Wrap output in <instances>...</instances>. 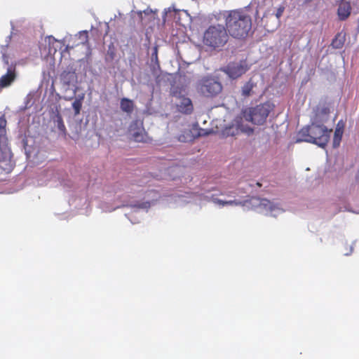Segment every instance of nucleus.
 Segmentation results:
<instances>
[{
    "label": "nucleus",
    "instance_id": "1",
    "mask_svg": "<svg viewBox=\"0 0 359 359\" xmlns=\"http://www.w3.org/2000/svg\"><path fill=\"white\" fill-rule=\"evenodd\" d=\"M225 20L226 29L236 39L245 38L252 27L251 18L242 10L224 11L219 13Z\"/></svg>",
    "mask_w": 359,
    "mask_h": 359
},
{
    "label": "nucleus",
    "instance_id": "2",
    "mask_svg": "<svg viewBox=\"0 0 359 359\" xmlns=\"http://www.w3.org/2000/svg\"><path fill=\"white\" fill-rule=\"evenodd\" d=\"M317 121L303 127L298 133L297 142H306L325 148L329 142L332 130H328L323 124H318Z\"/></svg>",
    "mask_w": 359,
    "mask_h": 359
},
{
    "label": "nucleus",
    "instance_id": "3",
    "mask_svg": "<svg viewBox=\"0 0 359 359\" xmlns=\"http://www.w3.org/2000/svg\"><path fill=\"white\" fill-rule=\"evenodd\" d=\"M229 39L225 27L219 24L209 26L203 34L204 44L214 50H222Z\"/></svg>",
    "mask_w": 359,
    "mask_h": 359
},
{
    "label": "nucleus",
    "instance_id": "4",
    "mask_svg": "<svg viewBox=\"0 0 359 359\" xmlns=\"http://www.w3.org/2000/svg\"><path fill=\"white\" fill-rule=\"evenodd\" d=\"M273 109V105L266 102L256 105L253 107H248L242 111L243 118L255 125L264 124L269 113Z\"/></svg>",
    "mask_w": 359,
    "mask_h": 359
},
{
    "label": "nucleus",
    "instance_id": "5",
    "mask_svg": "<svg viewBox=\"0 0 359 359\" xmlns=\"http://www.w3.org/2000/svg\"><path fill=\"white\" fill-rule=\"evenodd\" d=\"M197 89L205 97H214L222 91V86L214 78L206 77L199 81Z\"/></svg>",
    "mask_w": 359,
    "mask_h": 359
},
{
    "label": "nucleus",
    "instance_id": "6",
    "mask_svg": "<svg viewBox=\"0 0 359 359\" xmlns=\"http://www.w3.org/2000/svg\"><path fill=\"white\" fill-rule=\"evenodd\" d=\"M249 69V66L245 60L238 62H230L224 69V72L233 79H238Z\"/></svg>",
    "mask_w": 359,
    "mask_h": 359
},
{
    "label": "nucleus",
    "instance_id": "7",
    "mask_svg": "<svg viewBox=\"0 0 359 359\" xmlns=\"http://www.w3.org/2000/svg\"><path fill=\"white\" fill-rule=\"evenodd\" d=\"M7 121L4 116H0V161L10 157V151L6 144Z\"/></svg>",
    "mask_w": 359,
    "mask_h": 359
},
{
    "label": "nucleus",
    "instance_id": "8",
    "mask_svg": "<svg viewBox=\"0 0 359 359\" xmlns=\"http://www.w3.org/2000/svg\"><path fill=\"white\" fill-rule=\"evenodd\" d=\"M129 130L132 137L137 142H147L148 140L147 133L142 126V123L139 124L138 121L133 122L130 126Z\"/></svg>",
    "mask_w": 359,
    "mask_h": 359
},
{
    "label": "nucleus",
    "instance_id": "9",
    "mask_svg": "<svg viewBox=\"0 0 359 359\" xmlns=\"http://www.w3.org/2000/svg\"><path fill=\"white\" fill-rule=\"evenodd\" d=\"M16 76L15 67L13 65L9 66L6 74L0 78V88H4L11 86L15 80Z\"/></svg>",
    "mask_w": 359,
    "mask_h": 359
},
{
    "label": "nucleus",
    "instance_id": "10",
    "mask_svg": "<svg viewBox=\"0 0 359 359\" xmlns=\"http://www.w3.org/2000/svg\"><path fill=\"white\" fill-rule=\"evenodd\" d=\"M179 81L182 83V84L173 86L171 90V95L176 98L185 97V95L187 94L188 83H186L185 77L180 76Z\"/></svg>",
    "mask_w": 359,
    "mask_h": 359
},
{
    "label": "nucleus",
    "instance_id": "11",
    "mask_svg": "<svg viewBox=\"0 0 359 359\" xmlns=\"http://www.w3.org/2000/svg\"><path fill=\"white\" fill-rule=\"evenodd\" d=\"M180 102L177 104L178 111L184 114H191L194 111V106L190 98L187 97H182Z\"/></svg>",
    "mask_w": 359,
    "mask_h": 359
},
{
    "label": "nucleus",
    "instance_id": "12",
    "mask_svg": "<svg viewBox=\"0 0 359 359\" xmlns=\"http://www.w3.org/2000/svg\"><path fill=\"white\" fill-rule=\"evenodd\" d=\"M351 11V4L348 1H342L341 2H340L337 11L339 18L341 20H346L350 15Z\"/></svg>",
    "mask_w": 359,
    "mask_h": 359
},
{
    "label": "nucleus",
    "instance_id": "13",
    "mask_svg": "<svg viewBox=\"0 0 359 359\" xmlns=\"http://www.w3.org/2000/svg\"><path fill=\"white\" fill-rule=\"evenodd\" d=\"M344 125L342 121H339L334 130L333 137V147L337 148L339 146L344 133Z\"/></svg>",
    "mask_w": 359,
    "mask_h": 359
},
{
    "label": "nucleus",
    "instance_id": "14",
    "mask_svg": "<svg viewBox=\"0 0 359 359\" xmlns=\"http://www.w3.org/2000/svg\"><path fill=\"white\" fill-rule=\"evenodd\" d=\"M120 107L123 111L131 114L133 111L135 104L133 100L123 97L120 101Z\"/></svg>",
    "mask_w": 359,
    "mask_h": 359
},
{
    "label": "nucleus",
    "instance_id": "15",
    "mask_svg": "<svg viewBox=\"0 0 359 359\" xmlns=\"http://www.w3.org/2000/svg\"><path fill=\"white\" fill-rule=\"evenodd\" d=\"M255 85L251 80L246 82L241 88V95L244 97L251 95Z\"/></svg>",
    "mask_w": 359,
    "mask_h": 359
},
{
    "label": "nucleus",
    "instance_id": "16",
    "mask_svg": "<svg viewBox=\"0 0 359 359\" xmlns=\"http://www.w3.org/2000/svg\"><path fill=\"white\" fill-rule=\"evenodd\" d=\"M55 125L58 130L62 132L63 134H66V128L62 119V117L60 114H57L55 120Z\"/></svg>",
    "mask_w": 359,
    "mask_h": 359
},
{
    "label": "nucleus",
    "instance_id": "17",
    "mask_svg": "<svg viewBox=\"0 0 359 359\" xmlns=\"http://www.w3.org/2000/svg\"><path fill=\"white\" fill-rule=\"evenodd\" d=\"M83 99V96H82L80 99H76L72 103V107L74 110V115H78L80 114V111L82 107V100Z\"/></svg>",
    "mask_w": 359,
    "mask_h": 359
},
{
    "label": "nucleus",
    "instance_id": "18",
    "mask_svg": "<svg viewBox=\"0 0 359 359\" xmlns=\"http://www.w3.org/2000/svg\"><path fill=\"white\" fill-rule=\"evenodd\" d=\"M79 39L81 40V44L86 45L88 43V31H83L79 32Z\"/></svg>",
    "mask_w": 359,
    "mask_h": 359
},
{
    "label": "nucleus",
    "instance_id": "19",
    "mask_svg": "<svg viewBox=\"0 0 359 359\" xmlns=\"http://www.w3.org/2000/svg\"><path fill=\"white\" fill-rule=\"evenodd\" d=\"M330 113V109L327 107H324L320 110L318 109L316 114V118L318 116L319 114L327 115Z\"/></svg>",
    "mask_w": 359,
    "mask_h": 359
},
{
    "label": "nucleus",
    "instance_id": "20",
    "mask_svg": "<svg viewBox=\"0 0 359 359\" xmlns=\"http://www.w3.org/2000/svg\"><path fill=\"white\" fill-rule=\"evenodd\" d=\"M1 53H2V59H3L4 62L6 65H9L8 56L6 54V48H2Z\"/></svg>",
    "mask_w": 359,
    "mask_h": 359
},
{
    "label": "nucleus",
    "instance_id": "21",
    "mask_svg": "<svg viewBox=\"0 0 359 359\" xmlns=\"http://www.w3.org/2000/svg\"><path fill=\"white\" fill-rule=\"evenodd\" d=\"M226 205H243L241 201H237V200H231V201H226L225 202Z\"/></svg>",
    "mask_w": 359,
    "mask_h": 359
},
{
    "label": "nucleus",
    "instance_id": "22",
    "mask_svg": "<svg viewBox=\"0 0 359 359\" xmlns=\"http://www.w3.org/2000/svg\"><path fill=\"white\" fill-rule=\"evenodd\" d=\"M259 205L264 206V207L269 206V208H271V203H270V201L269 200L264 199V198L259 200Z\"/></svg>",
    "mask_w": 359,
    "mask_h": 359
},
{
    "label": "nucleus",
    "instance_id": "23",
    "mask_svg": "<svg viewBox=\"0 0 359 359\" xmlns=\"http://www.w3.org/2000/svg\"><path fill=\"white\" fill-rule=\"evenodd\" d=\"M343 45V42L341 41H338L337 39H334L332 41V46L337 48H341Z\"/></svg>",
    "mask_w": 359,
    "mask_h": 359
},
{
    "label": "nucleus",
    "instance_id": "24",
    "mask_svg": "<svg viewBox=\"0 0 359 359\" xmlns=\"http://www.w3.org/2000/svg\"><path fill=\"white\" fill-rule=\"evenodd\" d=\"M283 11H284V7H280L278 8L276 13V18L278 20H279L280 16L283 15Z\"/></svg>",
    "mask_w": 359,
    "mask_h": 359
},
{
    "label": "nucleus",
    "instance_id": "25",
    "mask_svg": "<svg viewBox=\"0 0 359 359\" xmlns=\"http://www.w3.org/2000/svg\"><path fill=\"white\" fill-rule=\"evenodd\" d=\"M212 201L215 203L218 204V205H222V206L226 205V203H225L226 201H222V200L219 199V198H213Z\"/></svg>",
    "mask_w": 359,
    "mask_h": 359
},
{
    "label": "nucleus",
    "instance_id": "26",
    "mask_svg": "<svg viewBox=\"0 0 359 359\" xmlns=\"http://www.w3.org/2000/svg\"><path fill=\"white\" fill-rule=\"evenodd\" d=\"M152 56H155V57L157 59V48L155 47L154 48V53L152 54Z\"/></svg>",
    "mask_w": 359,
    "mask_h": 359
},
{
    "label": "nucleus",
    "instance_id": "27",
    "mask_svg": "<svg viewBox=\"0 0 359 359\" xmlns=\"http://www.w3.org/2000/svg\"><path fill=\"white\" fill-rule=\"evenodd\" d=\"M179 140L181 141V142H185L184 137V136H180L179 137Z\"/></svg>",
    "mask_w": 359,
    "mask_h": 359
},
{
    "label": "nucleus",
    "instance_id": "28",
    "mask_svg": "<svg viewBox=\"0 0 359 359\" xmlns=\"http://www.w3.org/2000/svg\"><path fill=\"white\" fill-rule=\"evenodd\" d=\"M66 48H67V50H69V49H70V48H73V46H70L69 45H67V47H66Z\"/></svg>",
    "mask_w": 359,
    "mask_h": 359
}]
</instances>
